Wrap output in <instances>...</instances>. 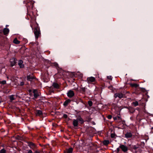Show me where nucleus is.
Masks as SVG:
<instances>
[{
  "label": "nucleus",
  "instance_id": "nucleus-6",
  "mask_svg": "<svg viewBox=\"0 0 153 153\" xmlns=\"http://www.w3.org/2000/svg\"><path fill=\"white\" fill-rule=\"evenodd\" d=\"M10 64L11 66L14 65L16 63V60L14 58H12L10 60Z\"/></svg>",
  "mask_w": 153,
  "mask_h": 153
},
{
  "label": "nucleus",
  "instance_id": "nucleus-37",
  "mask_svg": "<svg viewBox=\"0 0 153 153\" xmlns=\"http://www.w3.org/2000/svg\"><path fill=\"white\" fill-rule=\"evenodd\" d=\"M58 65L57 63H55V66H57Z\"/></svg>",
  "mask_w": 153,
  "mask_h": 153
},
{
  "label": "nucleus",
  "instance_id": "nucleus-22",
  "mask_svg": "<svg viewBox=\"0 0 153 153\" xmlns=\"http://www.w3.org/2000/svg\"><path fill=\"white\" fill-rule=\"evenodd\" d=\"M10 100L13 101L14 100V98L13 96L11 95L10 96Z\"/></svg>",
  "mask_w": 153,
  "mask_h": 153
},
{
  "label": "nucleus",
  "instance_id": "nucleus-12",
  "mask_svg": "<svg viewBox=\"0 0 153 153\" xmlns=\"http://www.w3.org/2000/svg\"><path fill=\"white\" fill-rule=\"evenodd\" d=\"M22 63L23 61L22 60H20L18 62V65L21 68H23L24 67V65Z\"/></svg>",
  "mask_w": 153,
  "mask_h": 153
},
{
  "label": "nucleus",
  "instance_id": "nucleus-27",
  "mask_svg": "<svg viewBox=\"0 0 153 153\" xmlns=\"http://www.w3.org/2000/svg\"><path fill=\"white\" fill-rule=\"evenodd\" d=\"M6 82L5 80H3V81H1V83L3 85H4L6 83Z\"/></svg>",
  "mask_w": 153,
  "mask_h": 153
},
{
  "label": "nucleus",
  "instance_id": "nucleus-16",
  "mask_svg": "<svg viewBox=\"0 0 153 153\" xmlns=\"http://www.w3.org/2000/svg\"><path fill=\"white\" fill-rule=\"evenodd\" d=\"M73 151V149L71 148H69L67 150V153H72Z\"/></svg>",
  "mask_w": 153,
  "mask_h": 153
},
{
  "label": "nucleus",
  "instance_id": "nucleus-30",
  "mask_svg": "<svg viewBox=\"0 0 153 153\" xmlns=\"http://www.w3.org/2000/svg\"><path fill=\"white\" fill-rule=\"evenodd\" d=\"M111 118H112V116L111 115H109L108 116V118L109 119H111Z\"/></svg>",
  "mask_w": 153,
  "mask_h": 153
},
{
  "label": "nucleus",
  "instance_id": "nucleus-33",
  "mask_svg": "<svg viewBox=\"0 0 153 153\" xmlns=\"http://www.w3.org/2000/svg\"><path fill=\"white\" fill-rule=\"evenodd\" d=\"M27 153H32V152L31 150H29Z\"/></svg>",
  "mask_w": 153,
  "mask_h": 153
},
{
  "label": "nucleus",
  "instance_id": "nucleus-8",
  "mask_svg": "<svg viewBox=\"0 0 153 153\" xmlns=\"http://www.w3.org/2000/svg\"><path fill=\"white\" fill-rule=\"evenodd\" d=\"M82 91L84 92H86L87 93H89L90 92V90L88 89L87 88L85 87H82L81 88Z\"/></svg>",
  "mask_w": 153,
  "mask_h": 153
},
{
  "label": "nucleus",
  "instance_id": "nucleus-28",
  "mask_svg": "<svg viewBox=\"0 0 153 153\" xmlns=\"http://www.w3.org/2000/svg\"><path fill=\"white\" fill-rule=\"evenodd\" d=\"M120 151V148H117L116 150L115 151V152H116L117 153H118Z\"/></svg>",
  "mask_w": 153,
  "mask_h": 153
},
{
  "label": "nucleus",
  "instance_id": "nucleus-2",
  "mask_svg": "<svg viewBox=\"0 0 153 153\" xmlns=\"http://www.w3.org/2000/svg\"><path fill=\"white\" fill-rule=\"evenodd\" d=\"M124 95L122 93H117L114 95V97L115 98L118 97L119 98H122L124 97Z\"/></svg>",
  "mask_w": 153,
  "mask_h": 153
},
{
  "label": "nucleus",
  "instance_id": "nucleus-39",
  "mask_svg": "<svg viewBox=\"0 0 153 153\" xmlns=\"http://www.w3.org/2000/svg\"><path fill=\"white\" fill-rule=\"evenodd\" d=\"M1 81H0V84L1 83Z\"/></svg>",
  "mask_w": 153,
  "mask_h": 153
},
{
  "label": "nucleus",
  "instance_id": "nucleus-24",
  "mask_svg": "<svg viewBox=\"0 0 153 153\" xmlns=\"http://www.w3.org/2000/svg\"><path fill=\"white\" fill-rule=\"evenodd\" d=\"M133 104L135 106H136L138 105V103L137 101H135L133 102Z\"/></svg>",
  "mask_w": 153,
  "mask_h": 153
},
{
  "label": "nucleus",
  "instance_id": "nucleus-10",
  "mask_svg": "<svg viewBox=\"0 0 153 153\" xmlns=\"http://www.w3.org/2000/svg\"><path fill=\"white\" fill-rule=\"evenodd\" d=\"M78 120H77V119H76V120H75V119L74 120L73 122V126L74 127H76V126H77L78 125Z\"/></svg>",
  "mask_w": 153,
  "mask_h": 153
},
{
  "label": "nucleus",
  "instance_id": "nucleus-20",
  "mask_svg": "<svg viewBox=\"0 0 153 153\" xmlns=\"http://www.w3.org/2000/svg\"><path fill=\"white\" fill-rule=\"evenodd\" d=\"M131 86L132 87H135V88H137L138 87L139 85L137 84L133 83V84H131Z\"/></svg>",
  "mask_w": 153,
  "mask_h": 153
},
{
  "label": "nucleus",
  "instance_id": "nucleus-15",
  "mask_svg": "<svg viewBox=\"0 0 153 153\" xmlns=\"http://www.w3.org/2000/svg\"><path fill=\"white\" fill-rule=\"evenodd\" d=\"M71 101L70 100H68L65 101L63 103V105L64 106H66L68 103H69Z\"/></svg>",
  "mask_w": 153,
  "mask_h": 153
},
{
  "label": "nucleus",
  "instance_id": "nucleus-36",
  "mask_svg": "<svg viewBox=\"0 0 153 153\" xmlns=\"http://www.w3.org/2000/svg\"><path fill=\"white\" fill-rule=\"evenodd\" d=\"M30 145H31V146H34L35 145L33 143H32L30 144Z\"/></svg>",
  "mask_w": 153,
  "mask_h": 153
},
{
  "label": "nucleus",
  "instance_id": "nucleus-1",
  "mask_svg": "<svg viewBox=\"0 0 153 153\" xmlns=\"http://www.w3.org/2000/svg\"><path fill=\"white\" fill-rule=\"evenodd\" d=\"M34 34H35V37L37 39L39 37V35L40 34V31L39 29L38 28H35L34 32Z\"/></svg>",
  "mask_w": 153,
  "mask_h": 153
},
{
  "label": "nucleus",
  "instance_id": "nucleus-32",
  "mask_svg": "<svg viewBox=\"0 0 153 153\" xmlns=\"http://www.w3.org/2000/svg\"><path fill=\"white\" fill-rule=\"evenodd\" d=\"M24 85V82H21L20 83V85L21 86L23 85Z\"/></svg>",
  "mask_w": 153,
  "mask_h": 153
},
{
  "label": "nucleus",
  "instance_id": "nucleus-3",
  "mask_svg": "<svg viewBox=\"0 0 153 153\" xmlns=\"http://www.w3.org/2000/svg\"><path fill=\"white\" fill-rule=\"evenodd\" d=\"M95 80V78L92 76L89 77L87 78V81L88 83L94 82Z\"/></svg>",
  "mask_w": 153,
  "mask_h": 153
},
{
  "label": "nucleus",
  "instance_id": "nucleus-13",
  "mask_svg": "<svg viewBox=\"0 0 153 153\" xmlns=\"http://www.w3.org/2000/svg\"><path fill=\"white\" fill-rule=\"evenodd\" d=\"M132 134L130 132H127L125 134V136L126 138H129L131 137Z\"/></svg>",
  "mask_w": 153,
  "mask_h": 153
},
{
  "label": "nucleus",
  "instance_id": "nucleus-4",
  "mask_svg": "<svg viewBox=\"0 0 153 153\" xmlns=\"http://www.w3.org/2000/svg\"><path fill=\"white\" fill-rule=\"evenodd\" d=\"M67 94L68 96L70 98L73 97L74 95V91L71 90L69 91Z\"/></svg>",
  "mask_w": 153,
  "mask_h": 153
},
{
  "label": "nucleus",
  "instance_id": "nucleus-19",
  "mask_svg": "<svg viewBox=\"0 0 153 153\" xmlns=\"http://www.w3.org/2000/svg\"><path fill=\"white\" fill-rule=\"evenodd\" d=\"M76 119L78 120V122H79V121L81 123H83V120L82 119V118H81V117H79L78 118H77Z\"/></svg>",
  "mask_w": 153,
  "mask_h": 153
},
{
  "label": "nucleus",
  "instance_id": "nucleus-29",
  "mask_svg": "<svg viewBox=\"0 0 153 153\" xmlns=\"http://www.w3.org/2000/svg\"><path fill=\"white\" fill-rule=\"evenodd\" d=\"M63 117L65 118H66L68 117V116L66 114H64L63 115Z\"/></svg>",
  "mask_w": 153,
  "mask_h": 153
},
{
  "label": "nucleus",
  "instance_id": "nucleus-23",
  "mask_svg": "<svg viewBox=\"0 0 153 153\" xmlns=\"http://www.w3.org/2000/svg\"><path fill=\"white\" fill-rule=\"evenodd\" d=\"M88 104L89 106H91L92 105V102L91 101L88 102Z\"/></svg>",
  "mask_w": 153,
  "mask_h": 153
},
{
  "label": "nucleus",
  "instance_id": "nucleus-26",
  "mask_svg": "<svg viewBox=\"0 0 153 153\" xmlns=\"http://www.w3.org/2000/svg\"><path fill=\"white\" fill-rule=\"evenodd\" d=\"M138 148V146H137L135 145L132 146V148L134 150H136Z\"/></svg>",
  "mask_w": 153,
  "mask_h": 153
},
{
  "label": "nucleus",
  "instance_id": "nucleus-5",
  "mask_svg": "<svg viewBox=\"0 0 153 153\" xmlns=\"http://www.w3.org/2000/svg\"><path fill=\"white\" fill-rule=\"evenodd\" d=\"M119 147L121 148L122 150L125 152H126L128 150V148L127 147L123 145H121Z\"/></svg>",
  "mask_w": 153,
  "mask_h": 153
},
{
  "label": "nucleus",
  "instance_id": "nucleus-18",
  "mask_svg": "<svg viewBox=\"0 0 153 153\" xmlns=\"http://www.w3.org/2000/svg\"><path fill=\"white\" fill-rule=\"evenodd\" d=\"M13 42L15 44H19L20 42L17 40V38H16L14 39Z\"/></svg>",
  "mask_w": 153,
  "mask_h": 153
},
{
  "label": "nucleus",
  "instance_id": "nucleus-35",
  "mask_svg": "<svg viewBox=\"0 0 153 153\" xmlns=\"http://www.w3.org/2000/svg\"><path fill=\"white\" fill-rule=\"evenodd\" d=\"M111 136L113 138L114 137V135L113 134H111Z\"/></svg>",
  "mask_w": 153,
  "mask_h": 153
},
{
  "label": "nucleus",
  "instance_id": "nucleus-17",
  "mask_svg": "<svg viewBox=\"0 0 153 153\" xmlns=\"http://www.w3.org/2000/svg\"><path fill=\"white\" fill-rule=\"evenodd\" d=\"M53 86L55 88H58L59 87L58 84L56 83H54L53 84Z\"/></svg>",
  "mask_w": 153,
  "mask_h": 153
},
{
  "label": "nucleus",
  "instance_id": "nucleus-38",
  "mask_svg": "<svg viewBox=\"0 0 153 153\" xmlns=\"http://www.w3.org/2000/svg\"><path fill=\"white\" fill-rule=\"evenodd\" d=\"M35 153H40L39 152H36Z\"/></svg>",
  "mask_w": 153,
  "mask_h": 153
},
{
  "label": "nucleus",
  "instance_id": "nucleus-14",
  "mask_svg": "<svg viewBox=\"0 0 153 153\" xmlns=\"http://www.w3.org/2000/svg\"><path fill=\"white\" fill-rule=\"evenodd\" d=\"M33 92L34 93V96L35 98H37L39 96L36 90H34L33 91Z\"/></svg>",
  "mask_w": 153,
  "mask_h": 153
},
{
  "label": "nucleus",
  "instance_id": "nucleus-34",
  "mask_svg": "<svg viewBox=\"0 0 153 153\" xmlns=\"http://www.w3.org/2000/svg\"><path fill=\"white\" fill-rule=\"evenodd\" d=\"M2 101L1 98L0 97V104Z\"/></svg>",
  "mask_w": 153,
  "mask_h": 153
},
{
  "label": "nucleus",
  "instance_id": "nucleus-31",
  "mask_svg": "<svg viewBox=\"0 0 153 153\" xmlns=\"http://www.w3.org/2000/svg\"><path fill=\"white\" fill-rule=\"evenodd\" d=\"M107 78L109 79H112V77L111 76H107Z\"/></svg>",
  "mask_w": 153,
  "mask_h": 153
},
{
  "label": "nucleus",
  "instance_id": "nucleus-25",
  "mask_svg": "<svg viewBox=\"0 0 153 153\" xmlns=\"http://www.w3.org/2000/svg\"><path fill=\"white\" fill-rule=\"evenodd\" d=\"M6 150L4 149H2L1 150L0 153H5Z\"/></svg>",
  "mask_w": 153,
  "mask_h": 153
},
{
  "label": "nucleus",
  "instance_id": "nucleus-21",
  "mask_svg": "<svg viewBox=\"0 0 153 153\" xmlns=\"http://www.w3.org/2000/svg\"><path fill=\"white\" fill-rule=\"evenodd\" d=\"M109 142L108 140H105L103 141V144L105 145H107L109 143Z\"/></svg>",
  "mask_w": 153,
  "mask_h": 153
},
{
  "label": "nucleus",
  "instance_id": "nucleus-7",
  "mask_svg": "<svg viewBox=\"0 0 153 153\" xmlns=\"http://www.w3.org/2000/svg\"><path fill=\"white\" fill-rule=\"evenodd\" d=\"M34 76L32 74L27 75V79L28 80L31 81L34 79Z\"/></svg>",
  "mask_w": 153,
  "mask_h": 153
},
{
  "label": "nucleus",
  "instance_id": "nucleus-11",
  "mask_svg": "<svg viewBox=\"0 0 153 153\" xmlns=\"http://www.w3.org/2000/svg\"><path fill=\"white\" fill-rule=\"evenodd\" d=\"M9 32V30L8 28H5L3 30V33L4 35L8 34Z\"/></svg>",
  "mask_w": 153,
  "mask_h": 153
},
{
  "label": "nucleus",
  "instance_id": "nucleus-9",
  "mask_svg": "<svg viewBox=\"0 0 153 153\" xmlns=\"http://www.w3.org/2000/svg\"><path fill=\"white\" fill-rule=\"evenodd\" d=\"M36 113L37 116H40L42 114V111L40 110H36Z\"/></svg>",
  "mask_w": 153,
  "mask_h": 153
}]
</instances>
